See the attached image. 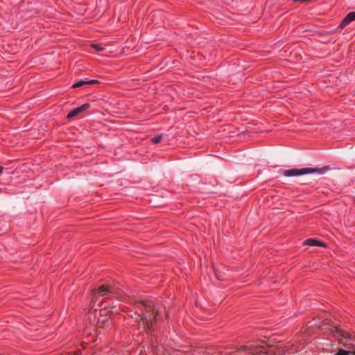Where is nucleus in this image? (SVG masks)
<instances>
[{
	"label": "nucleus",
	"mask_w": 355,
	"mask_h": 355,
	"mask_svg": "<svg viewBox=\"0 0 355 355\" xmlns=\"http://www.w3.org/2000/svg\"><path fill=\"white\" fill-rule=\"evenodd\" d=\"M89 107V103H85V104H83V105H82L81 106H80L78 107L75 108L73 110H72L71 112H70L68 114L67 118L68 119H71V118L77 116L80 112H82L86 110L87 109H88Z\"/></svg>",
	"instance_id": "obj_5"
},
{
	"label": "nucleus",
	"mask_w": 355,
	"mask_h": 355,
	"mask_svg": "<svg viewBox=\"0 0 355 355\" xmlns=\"http://www.w3.org/2000/svg\"><path fill=\"white\" fill-rule=\"evenodd\" d=\"M92 47L98 51L103 49V48L99 44H93Z\"/></svg>",
	"instance_id": "obj_10"
},
{
	"label": "nucleus",
	"mask_w": 355,
	"mask_h": 355,
	"mask_svg": "<svg viewBox=\"0 0 355 355\" xmlns=\"http://www.w3.org/2000/svg\"><path fill=\"white\" fill-rule=\"evenodd\" d=\"M352 354H353L354 355H355V351H354V352H352Z\"/></svg>",
	"instance_id": "obj_12"
},
{
	"label": "nucleus",
	"mask_w": 355,
	"mask_h": 355,
	"mask_svg": "<svg viewBox=\"0 0 355 355\" xmlns=\"http://www.w3.org/2000/svg\"><path fill=\"white\" fill-rule=\"evenodd\" d=\"M141 313L137 317V321L144 328L151 331L153 326V319L156 320L158 315V309L155 304L152 301L140 302L137 304Z\"/></svg>",
	"instance_id": "obj_1"
},
{
	"label": "nucleus",
	"mask_w": 355,
	"mask_h": 355,
	"mask_svg": "<svg viewBox=\"0 0 355 355\" xmlns=\"http://www.w3.org/2000/svg\"><path fill=\"white\" fill-rule=\"evenodd\" d=\"M3 170V167H0V174L2 173Z\"/></svg>",
	"instance_id": "obj_11"
},
{
	"label": "nucleus",
	"mask_w": 355,
	"mask_h": 355,
	"mask_svg": "<svg viewBox=\"0 0 355 355\" xmlns=\"http://www.w3.org/2000/svg\"><path fill=\"white\" fill-rule=\"evenodd\" d=\"M118 294V290L111 285H102L97 290L93 291V299L92 307H94V303L98 300V297L110 298L114 295Z\"/></svg>",
	"instance_id": "obj_3"
},
{
	"label": "nucleus",
	"mask_w": 355,
	"mask_h": 355,
	"mask_svg": "<svg viewBox=\"0 0 355 355\" xmlns=\"http://www.w3.org/2000/svg\"><path fill=\"white\" fill-rule=\"evenodd\" d=\"M304 244L310 245V246H321V247H325L326 246V245L324 243L320 242V241L313 239H306L304 241Z\"/></svg>",
	"instance_id": "obj_7"
},
{
	"label": "nucleus",
	"mask_w": 355,
	"mask_h": 355,
	"mask_svg": "<svg viewBox=\"0 0 355 355\" xmlns=\"http://www.w3.org/2000/svg\"><path fill=\"white\" fill-rule=\"evenodd\" d=\"M162 137V135H157L151 139V141L153 144H158L160 142L161 139Z\"/></svg>",
	"instance_id": "obj_9"
},
{
	"label": "nucleus",
	"mask_w": 355,
	"mask_h": 355,
	"mask_svg": "<svg viewBox=\"0 0 355 355\" xmlns=\"http://www.w3.org/2000/svg\"><path fill=\"white\" fill-rule=\"evenodd\" d=\"M355 20V12L348 13L346 17L343 19L339 25V27L343 28L349 24L352 21Z\"/></svg>",
	"instance_id": "obj_6"
},
{
	"label": "nucleus",
	"mask_w": 355,
	"mask_h": 355,
	"mask_svg": "<svg viewBox=\"0 0 355 355\" xmlns=\"http://www.w3.org/2000/svg\"><path fill=\"white\" fill-rule=\"evenodd\" d=\"M329 331L336 338L339 340L340 343H343L345 345L346 343L344 342V340L352 338L351 335L349 333L338 329L336 326H331L329 327Z\"/></svg>",
	"instance_id": "obj_4"
},
{
	"label": "nucleus",
	"mask_w": 355,
	"mask_h": 355,
	"mask_svg": "<svg viewBox=\"0 0 355 355\" xmlns=\"http://www.w3.org/2000/svg\"><path fill=\"white\" fill-rule=\"evenodd\" d=\"M98 80H80L73 85V87H80L85 85H93L95 83H97Z\"/></svg>",
	"instance_id": "obj_8"
},
{
	"label": "nucleus",
	"mask_w": 355,
	"mask_h": 355,
	"mask_svg": "<svg viewBox=\"0 0 355 355\" xmlns=\"http://www.w3.org/2000/svg\"><path fill=\"white\" fill-rule=\"evenodd\" d=\"M329 169V166H324L322 168H304L300 169L292 168L284 171L282 174L286 177L298 176L309 173H318L322 175L327 172Z\"/></svg>",
	"instance_id": "obj_2"
}]
</instances>
